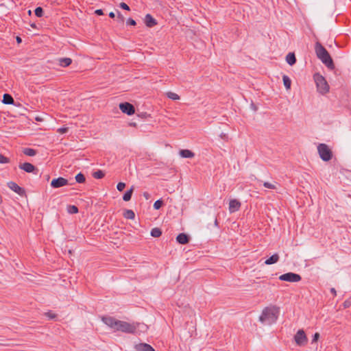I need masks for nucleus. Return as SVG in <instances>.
<instances>
[{
  "label": "nucleus",
  "mask_w": 351,
  "mask_h": 351,
  "mask_svg": "<svg viewBox=\"0 0 351 351\" xmlns=\"http://www.w3.org/2000/svg\"><path fill=\"white\" fill-rule=\"evenodd\" d=\"M101 320L114 331H121L128 334L135 333L138 326V324H130L127 322L117 320L110 316H104Z\"/></svg>",
  "instance_id": "nucleus-1"
},
{
  "label": "nucleus",
  "mask_w": 351,
  "mask_h": 351,
  "mask_svg": "<svg viewBox=\"0 0 351 351\" xmlns=\"http://www.w3.org/2000/svg\"><path fill=\"white\" fill-rule=\"evenodd\" d=\"M315 51L317 57L328 69H335V64L330 55L319 42L315 43Z\"/></svg>",
  "instance_id": "nucleus-2"
},
{
  "label": "nucleus",
  "mask_w": 351,
  "mask_h": 351,
  "mask_svg": "<svg viewBox=\"0 0 351 351\" xmlns=\"http://www.w3.org/2000/svg\"><path fill=\"white\" fill-rule=\"evenodd\" d=\"M279 315V308L275 306L265 307L259 317V320L263 323L271 324L278 319Z\"/></svg>",
  "instance_id": "nucleus-3"
},
{
  "label": "nucleus",
  "mask_w": 351,
  "mask_h": 351,
  "mask_svg": "<svg viewBox=\"0 0 351 351\" xmlns=\"http://www.w3.org/2000/svg\"><path fill=\"white\" fill-rule=\"evenodd\" d=\"M314 80L319 93L321 94H326L329 91V85L328 84L326 79L322 75L315 73L314 75Z\"/></svg>",
  "instance_id": "nucleus-4"
},
{
  "label": "nucleus",
  "mask_w": 351,
  "mask_h": 351,
  "mask_svg": "<svg viewBox=\"0 0 351 351\" xmlns=\"http://www.w3.org/2000/svg\"><path fill=\"white\" fill-rule=\"evenodd\" d=\"M317 151L323 161L328 162L332 159V152L326 144L320 143L317 146Z\"/></svg>",
  "instance_id": "nucleus-5"
},
{
  "label": "nucleus",
  "mask_w": 351,
  "mask_h": 351,
  "mask_svg": "<svg viewBox=\"0 0 351 351\" xmlns=\"http://www.w3.org/2000/svg\"><path fill=\"white\" fill-rule=\"evenodd\" d=\"M302 277L300 275L292 272H288L279 276V280L290 282H298L300 281Z\"/></svg>",
  "instance_id": "nucleus-6"
},
{
  "label": "nucleus",
  "mask_w": 351,
  "mask_h": 351,
  "mask_svg": "<svg viewBox=\"0 0 351 351\" xmlns=\"http://www.w3.org/2000/svg\"><path fill=\"white\" fill-rule=\"evenodd\" d=\"M294 339L298 346H302L307 343L308 339L303 330H299L294 336Z\"/></svg>",
  "instance_id": "nucleus-7"
},
{
  "label": "nucleus",
  "mask_w": 351,
  "mask_h": 351,
  "mask_svg": "<svg viewBox=\"0 0 351 351\" xmlns=\"http://www.w3.org/2000/svg\"><path fill=\"white\" fill-rule=\"evenodd\" d=\"M119 108L123 113L128 115H132L135 112L134 106L128 102L121 103Z\"/></svg>",
  "instance_id": "nucleus-8"
},
{
  "label": "nucleus",
  "mask_w": 351,
  "mask_h": 351,
  "mask_svg": "<svg viewBox=\"0 0 351 351\" xmlns=\"http://www.w3.org/2000/svg\"><path fill=\"white\" fill-rule=\"evenodd\" d=\"M68 184V180L62 177L55 178L51 182V186L53 189H58Z\"/></svg>",
  "instance_id": "nucleus-9"
},
{
  "label": "nucleus",
  "mask_w": 351,
  "mask_h": 351,
  "mask_svg": "<svg viewBox=\"0 0 351 351\" xmlns=\"http://www.w3.org/2000/svg\"><path fill=\"white\" fill-rule=\"evenodd\" d=\"M19 167L27 173H33L34 174H37L38 172V169L29 162H24L20 164Z\"/></svg>",
  "instance_id": "nucleus-10"
},
{
  "label": "nucleus",
  "mask_w": 351,
  "mask_h": 351,
  "mask_svg": "<svg viewBox=\"0 0 351 351\" xmlns=\"http://www.w3.org/2000/svg\"><path fill=\"white\" fill-rule=\"evenodd\" d=\"M8 186L13 191H14L15 193H16L17 194H19V195L21 196H24L25 195V190L19 186L16 182H9L8 183Z\"/></svg>",
  "instance_id": "nucleus-11"
},
{
  "label": "nucleus",
  "mask_w": 351,
  "mask_h": 351,
  "mask_svg": "<svg viewBox=\"0 0 351 351\" xmlns=\"http://www.w3.org/2000/svg\"><path fill=\"white\" fill-rule=\"evenodd\" d=\"M241 202L236 199H231L229 202V211L230 213L238 211L241 208Z\"/></svg>",
  "instance_id": "nucleus-12"
},
{
  "label": "nucleus",
  "mask_w": 351,
  "mask_h": 351,
  "mask_svg": "<svg viewBox=\"0 0 351 351\" xmlns=\"http://www.w3.org/2000/svg\"><path fill=\"white\" fill-rule=\"evenodd\" d=\"M144 23L147 27H153L158 24L157 21L150 14L145 15Z\"/></svg>",
  "instance_id": "nucleus-13"
},
{
  "label": "nucleus",
  "mask_w": 351,
  "mask_h": 351,
  "mask_svg": "<svg viewBox=\"0 0 351 351\" xmlns=\"http://www.w3.org/2000/svg\"><path fill=\"white\" fill-rule=\"evenodd\" d=\"M134 348L136 351H155L154 348L146 343H141L135 345Z\"/></svg>",
  "instance_id": "nucleus-14"
},
{
  "label": "nucleus",
  "mask_w": 351,
  "mask_h": 351,
  "mask_svg": "<svg viewBox=\"0 0 351 351\" xmlns=\"http://www.w3.org/2000/svg\"><path fill=\"white\" fill-rule=\"evenodd\" d=\"M189 240V236L185 233H180L176 237L177 242L182 245L187 244Z\"/></svg>",
  "instance_id": "nucleus-15"
},
{
  "label": "nucleus",
  "mask_w": 351,
  "mask_h": 351,
  "mask_svg": "<svg viewBox=\"0 0 351 351\" xmlns=\"http://www.w3.org/2000/svg\"><path fill=\"white\" fill-rule=\"evenodd\" d=\"M279 258H280V256L277 253L274 254L272 256H271L269 258H267L265 261V264L272 265V264L276 263L279 261Z\"/></svg>",
  "instance_id": "nucleus-16"
},
{
  "label": "nucleus",
  "mask_w": 351,
  "mask_h": 351,
  "mask_svg": "<svg viewBox=\"0 0 351 351\" xmlns=\"http://www.w3.org/2000/svg\"><path fill=\"white\" fill-rule=\"evenodd\" d=\"M180 155L182 158H193L194 157L195 154L192 151H191L189 149H181L180 151Z\"/></svg>",
  "instance_id": "nucleus-17"
},
{
  "label": "nucleus",
  "mask_w": 351,
  "mask_h": 351,
  "mask_svg": "<svg viewBox=\"0 0 351 351\" xmlns=\"http://www.w3.org/2000/svg\"><path fill=\"white\" fill-rule=\"evenodd\" d=\"M286 61L291 66L295 64L296 62L295 53L291 52L289 53L286 56Z\"/></svg>",
  "instance_id": "nucleus-18"
},
{
  "label": "nucleus",
  "mask_w": 351,
  "mask_h": 351,
  "mask_svg": "<svg viewBox=\"0 0 351 351\" xmlns=\"http://www.w3.org/2000/svg\"><path fill=\"white\" fill-rule=\"evenodd\" d=\"M58 62L61 66L66 67L72 63V60L70 58H61L58 60Z\"/></svg>",
  "instance_id": "nucleus-19"
},
{
  "label": "nucleus",
  "mask_w": 351,
  "mask_h": 351,
  "mask_svg": "<svg viewBox=\"0 0 351 351\" xmlns=\"http://www.w3.org/2000/svg\"><path fill=\"white\" fill-rule=\"evenodd\" d=\"M2 102L4 104H14V100L11 95L8 93H5L3 96Z\"/></svg>",
  "instance_id": "nucleus-20"
},
{
  "label": "nucleus",
  "mask_w": 351,
  "mask_h": 351,
  "mask_svg": "<svg viewBox=\"0 0 351 351\" xmlns=\"http://www.w3.org/2000/svg\"><path fill=\"white\" fill-rule=\"evenodd\" d=\"M134 191V186H132L129 190H128L123 196V199L125 202H128L131 199L132 195Z\"/></svg>",
  "instance_id": "nucleus-21"
},
{
  "label": "nucleus",
  "mask_w": 351,
  "mask_h": 351,
  "mask_svg": "<svg viewBox=\"0 0 351 351\" xmlns=\"http://www.w3.org/2000/svg\"><path fill=\"white\" fill-rule=\"evenodd\" d=\"M23 153L28 156H34L36 154V150L27 147L23 149Z\"/></svg>",
  "instance_id": "nucleus-22"
},
{
  "label": "nucleus",
  "mask_w": 351,
  "mask_h": 351,
  "mask_svg": "<svg viewBox=\"0 0 351 351\" xmlns=\"http://www.w3.org/2000/svg\"><path fill=\"white\" fill-rule=\"evenodd\" d=\"M282 80H283V84H284V86H285V88L287 90L290 89L291 84V80H290V78L287 75H284L282 77Z\"/></svg>",
  "instance_id": "nucleus-23"
},
{
  "label": "nucleus",
  "mask_w": 351,
  "mask_h": 351,
  "mask_svg": "<svg viewBox=\"0 0 351 351\" xmlns=\"http://www.w3.org/2000/svg\"><path fill=\"white\" fill-rule=\"evenodd\" d=\"M123 217L128 219H134L135 217V214L132 210H125L123 213Z\"/></svg>",
  "instance_id": "nucleus-24"
},
{
  "label": "nucleus",
  "mask_w": 351,
  "mask_h": 351,
  "mask_svg": "<svg viewBox=\"0 0 351 351\" xmlns=\"http://www.w3.org/2000/svg\"><path fill=\"white\" fill-rule=\"evenodd\" d=\"M151 235L153 237H159L162 235V230L158 228H152L151 230Z\"/></svg>",
  "instance_id": "nucleus-25"
},
{
  "label": "nucleus",
  "mask_w": 351,
  "mask_h": 351,
  "mask_svg": "<svg viewBox=\"0 0 351 351\" xmlns=\"http://www.w3.org/2000/svg\"><path fill=\"white\" fill-rule=\"evenodd\" d=\"M75 181L80 184L84 183L86 181V178L82 173H77L75 176Z\"/></svg>",
  "instance_id": "nucleus-26"
},
{
  "label": "nucleus",
  "mask_w": 351,
  "mask_h": 351,
  "mask_svg": "<svg viewBox=\"0 0 351 351\" xmlns=\"http://www.w3.org/2000/svg\"><path fill=\"white\" fill-rule=\"evenodd\" d=\"M67 211L70 214H76L78 213V208L75 205H69L67 207Z\"/></svg>",
  "instance_id": "nucleus-27"
},
{
  "label": "nucleus",
  "mask_w": 351,
  "mask_h": 351,
  "mask_svg": "<svg viewBox=\"0 0 351 351\" xmlns=\"http://www.w3.org/2000/svg\"><path fill=\"white\" fill-rule=\"evenodd\" d=\"M105 173L101 170H98L93 173V176L95 179H101L104 177Z\"/></svg>",
  "instance_id": "nucleus-28"
},
{
  "label": "nucleus",
  "mask_w": 351,
  "mask_h": 351,
  "mask_svg": "<svg viewBox=\"0 0 351 351\" xmlns=\"http://www.w3.org/2000/svg\"><path fill=\"white\" fill-rule=\"evenodd\" d=\"M167 95L168 98H169L172 100L180 99V96L178 94L173 93V92H168L167 93Z\"/></svg>",
  "instance_id": "nucleus-29"
},
{
  "label": "nucleus",
  "mask_w": 351,
  "mask_h": 351,
  "mask_svg": "<svg viewBox=\"0 0 351 351\" xmlns=\"http://www.w3.org/2000/svg\"><path fill=\"white\" fill-rule=\"evenodd\" d=\"M35 15L38 17H41L43 15L44 11L41 7H38L34 10Z\"/></svg>",
  "instance_id": "nucleus-30"
},
{
  "label": "nucleus",
  "mask_w": 351,
  "mask_h": 351,
  "mask_svg": "<svg viewBox=\"0 0 351 351\" xmlns=\"http://www.w3.org/2000/svg\"><path fill=\"white\" fill-rule=\"evenodd\" d=\"M163 205V202L161 199L156 200L154 204V208L156 210L160 209Z\"/></svg>",
  "instance_id": "nucleus-31"
},
{
  "label": "nucleus",
  "mask_w": 351,
  "mask_h": 351,
  "mask_svg": "<svg viewBox=\"0 0 351 351\" xmlns=\"http://www.w3.org/2000/svg\"><path fill=\"white\" fill-rule=\"evenodd\" d=\"M263 186L265 188L270 189H276V186L275 184H272V183H270V182H263Z\"/></svg>",
  "instance_id": "nucleus-32"
},
{
  "label": "nucleus",
  "mask_w": 351,
  "mask_h": 351,
  "mask_svg": "<svg viewBox=\"0 0 351 351\" xmlns=\"http://www.w3.org/2000/svg\"><path fill=\"white\" fill-rule=\"evenodd\" d=\"M10 162V159L0 154V164H5Z\"/></svg>",
  "instance_id": "nucleus-33"
},
{
  "label": "nucleus",
  "mask_w": 351,
  "mask_h": 351,
  "mask_svg": "<svg viewBox=\"0 0 351 351\" xmlns=\"http://www.w3.org/2000/svg\"><path fill=\"white\" fill-rule=\"evenodd\" d=\"M117 21L119 23H120L121 24H123L124 21H125L124 16L122 15V14L119 11H117Z\"/></svg>",
  "instance_id": "nucleus-34"
},
{
  "label": "nucleus",
  "mask_w": 351,
  "mask_h": 351,
  "mask_svg": "<svg viewBox=\"0 0 351 351\" xmlns=\"http://www.w3.org/2000/svg\"><path fill=\"white\" fill-rule=\"evenodd\" d=\"M125 187V184L124 182H119L117 185V189L119 191H122Z\"/></svg>",
  "instance_id": "nucleus-35"
},
{
  "label": "nucleus",
  "mask_w": 351,
  "mask_h": 351,
  "mask_svg": "<svg viewBox=\"0 0 351 351\" xmlns=\"http://www.w3.org/2000/svg\"><path fill=\"white\" fill-rule=\"evenodd\" d=\"M45 315L49 317L50 319H55L56 317V314L52 313L51 311H48L45 313Z\"/></svg>",
  "instance_id": "nucleus-36"
},
{
  "label": "nucleus",
  "mask_w": 351,
  "mask_h": 351,
  "mask_svg": "<svg viewBox=\"0 0 351 351\" xmlns=\"http://www.w3.org/2000/svg\"><path fill=\"white\" fill-rule=\"evenodd\" d=\"M127 25L135 26L136 25V22L132 18H129L126 21Z\"/></svg>",
  "instance_id": "nucleus-37"
},
{
  "label": "nucleus",
  "mask_w": 351,
  "mask_h": 351,
  "mask_svg": "<svg viewBox=\"0 0 351 351\" xmlns=\"http://www.w3.org/2000/svg\"><path fill=\"white\" fill-rule=\"evenodd\" d=\"M119 6L121 8L123 9V10H130V7L124 2H121L120 4H119Z\"/></svg>",
  "instance_id": "nucleus-38"
},
{
  "label": "nucleus",
  "mask_w": 351,
  "mask_h": 351,
  "mask_svg": "<svg viewBox=\"0 0 351 351\" xmlns=\"http://www.w3.org/2000/svg\"><path fill=\"white\" fill-rule=\"evenodd\" d=\"M343 306L345 308H349L350 306H351V301L349 300H346L343 303Z\"/></svg>",
  "instance_id": "nucleus-39"
},
{
  "label": "nucleus",
  "mask_w": 351,
  "mask_h": 351,
  "mask_svg": "<svg viewBox=\"0 0 351 351\" xmlns=\"http://www.w3.org/2000/svg\"><path fill=\"white\" fill-rule=\"evenodd\" d=\"M68 130H69L68 128H60L58 130V132L61 134H64V133L67 132Z\"/></svg>",
  "instance_id": "nucleus-40"
},
{
  "label": "nucleus",
  "mask_w": 351,
  "mask_h": 351,
  "mask_svg": "<svg viewBox=\"0 0 351 351\" xmlns=\"http://www.w3.org/2000/svg\"><path fill=\"white\" fill-rule=\"evenodd\" d=\"M95 14L98 16H101L104 14V12L101 9H97L95 11Z\"/></svg>",
  "instance_id": "nucleus-41"
},
{
  "label": "nucleus",
  "mask_w": 351,
  "mask_h": 351,
  "mask_svg": "<svg viewBox=\"0 0 351 351\" xmlns=\"http://www.w3.org/2000/svg\"><path fill=\"white\" fill-rule=\"evenodd\" d=\"M319 337V334L318 332L315 333L313 338V342L317 341Z\"/></svg>",
  "instance_id": "nucleus-42"
},
{
  "label": "nucleus",
  "mask_w": 351,
  "mask_h": 351,
  "mask_svg": "<svg viewBox=\"0 0 351 351\" xmlns=\"http://www.w3.org/2000/svg\"><path fill=\"white\" fill-rule=\"evenodd\" d=\"M330 292H331L334 295H336V294H337V291H336V290H335V288H331V289H330Z\"/></svg>",
  "instance_id": "nucleus-43"
},
{
  "label": "nucleus",
  "mask_w": 351,
  "mask_h": 351,
  "mask_svg": "<svg viewBox=\"0 0 351 351\" xmlns=\"http://www.w3.org/2000/svg\"><path fill=\"white\" fill-rule=\"evenodd\" d=\"M108 15L112 19L115 17V14H114V13L113 12H110Z\"/></svg>",
  "instance_id": "nucleus-44"
},
{
  "label": "nucleus",
  "mask_w": 351,
  "mask_h": 351,
  "mask_svg": "<svg viewBox=\"0 0 351 351\" xmlns=\"http://www.w3.org/2000/svg\"><path fill=\"white\" fill-rule=\"evenodd\" d=\"M143 195L147 199L149 197V194L147 192H144Z\"/></svg>",
  "instance_id": "nucleus-45"
},
{
  "label": "nucleus",
  "mask_w": 351,
  "mask_h": 351,
  "mask_svg": "<svg viewBox=\"0 0 351 351\" xmlns=\"http://www.w3.org/2000/svg\"><path fill=\"white\" fill-rule=\"evenodd\" d=\"M16 41L18 43H21L22 42L21 38L19 36L16 37Z\"/></svg>",
  "instance_id": "nucleus-46"
},
{
  "label": "nucleus",
  "mask_w": 351,
  "mask_h": 351,
  "mask_svg": "<svg viewBox=\"0 0 351 351\" xmlns=\"http://www.w3.org/2000/svg\"><path fill=\"white\" fill-rule=\"evenodd\" d=\"M49 178H50V176H49V175H47V176H46V180H47V181H49Z\"/></svg>",
  "instance_id": "nucleus-47"
},
{
  "label": "nucleus",
  "mask_w": 351,
  "mask_h": 351,
  "mask_svg": "<svg viewBox=\"0 0 351 351\" xmlns=\"http://www.w3.org/2000/svg\"><path fill=\"white\" fill-rule=\"evenodd\" d=\"M215 224L216 226L217 225V219H215Z\"/></svg>",
  "instance_id": "nucleus-48"
},
{
  "label": "nucleus",
  "mask_w": 351,
  "mask_h": 351,
  "mask_svg": "<svg viewBox=\"0 0 351 351\" xmlns=\"http://www.w3.org/2000/svg\"><path fill=\"white\" fill-rule=\"evenodd\" d=\"M28 14H31V10H29V11H28Z\"/></svg>",
  "instance_id": "nucleus-49"
}]
</instances>
